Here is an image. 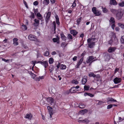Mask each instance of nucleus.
I'll use <instances>...</instances> for the list:
<instances>
[{"label": "nucleus", "mask_w": 124, "mask_h": 124, "mask_svg": "<svg viewBox=\"0 0 124 124\" xmlns=\"http://www.w3.org/2000/svg\"><path fill=\"white\" fill-rule=\"evenodd\" d=\"M124 10L122 9H120L118 10L117 13L116 15V18L118 20L121 19L123 15Z\"/></svg>", "instance_id": "obj_1"}, {"label": "nucleus", "mask_w": 124, "mask_h": 124, "mask_svg": "<svg viewBox=\"0 0 124 124\" xmlns=\"http://www.w3.org/2000/svg\"><path fill=\"white\" fill-rule=\"evenodd\" d=\"M47 108L50 115L49 117L50 119L52 118V116L53 115L54 113L53 109L52 108L49 106H47Z\"/></svg>", "instance_id": "obj_2"}, {"label": "nucleus", "mask_w": 124, "mask_h": 124, "mask_svg": "<svg viewBox=\"0 0 124 124\" xmlns=\"http://www.w3.org/2000/svg\"><path fill=\"white\" fill-rule=\"evenodd\" d=\"M51 13L50 12H48L47 13L45 19L46 22L47 24L49 21L50 17L51 16Z\"/></svg>", "instance_id": "obj_3"}, {"label": "nucleus", "mask_w": 124, "mask_h": 124, "mask_svg": "<svg viewBox=\"0 0 124 124\" xmlns=\"http://www.w3.org/2000/svg\"><path fill=\"white\" fill-rule=\"evenodd\" d=\"M28 39L30 40L37 41V40L35 36L32 34L30 35L28 37Z\"/></svg>", "instance_id": "obj_4"}, {"label": "nucleus", "mask_w": 124, "mask_h": 124, "mask_svg": "<svg viewBox=\"0 0 124 124\" xmlns=\"http://www.w3.org/2000/svg\"><path fill=\"white\" fill-rule=\"evenodd\" d=\"M122 80L120 78L116 77L114 79L113 81L115 84H117L121 82Z\"/></svg>", "instance_id": "obj_5"}, {"label": "nucleus", "mask_w": 124, "mask_h": 124, "mask_svg": "<svg viewBox=\"0 0 124 124\" xmlns=\"http://www.w3.org/2000/svg\"><path fill=\"white\" fill-rule=\"evenodd\" d=\"M46 100L51 105H52L54 103V99L51 97L47 98Z\"/></svg>", "instance_id": "obj_6"}, {"label": "nucleus", "mask_w": 124, "mask_h": 124, "mask_svg": "<svg viewBox=\"0 0 124 124\" xmlns=\"http://www.w3.org/2000/svg\"><path fill=\"white\" fill-rule=\"evenodd\" d=\"M40 62L42 65L44 66L45 68H46L48 66V61H40Z\"/></svg>", "instance_id": "obj_7"}, {"label": "nucleus", "mask_w": 124, "mask_h": 124, "mask_svg": "<svg viewBox=\"0 0 124 124\" xmlns=\"http://www.w3.org/2000/svg\"><path fill=\"white\" fill-rule=\"evenodd\" d=\"M39 20L37 19H35L34 20V22L33 23V25L35 27H37L39 24Z\"/></svg>", "instance_id": "obj_8"}, {"label": "nucleus", "mask_w": 124, "mask_h": 124, "mask_svg": "<svg viewBox=\"0 0 124 124\" xmlns=\"http://www.w3.org/2000/svg\"><path fill=\"white\" fill-rule=\"evenodd\" d=\"M59 39V38L58 36H57L56 38H53L52 39V40L54 42H56L57 44H58L60 42Z\"/></svg>", "instance_id": "obj_9"}, {"label": "nucleus", "mask_w": 124, "mask_h": 124, "mask_svg": "<svg viewBox=\"0 0 124 124\" xmlns=\"http://www.w3.org/2000/svg\"><path fill=\"white\" fill-rule=\"evenodd\" d=\"M94 59L93 57V56H89L87 59V60L86 61V62L87 63H89L90 62H93L92 61Z\"/></svg>", "instance_id": "obj_10"}, {"label": "nucleus", "mask_w": 124, "mask_h": 124, "mask_svg": "<svg viewBox=\"0 0 124 124\" xmlns=\"http://www.w3.org/2000/svg\"><path fill=\"white\" fill-rule=\"evenodd\" d=\"M107 102L108 103L110 101L114 102H117L116 100H114L111 97H108L107 98Z\"/></svg>", "instance_id": "obj_11"}, {"label": "nucleus", "mask_w": 124, "mask_h": 124, "mask_svg": "<svg viewBox=\"0 0 124 124\" xmlns=\"http://www.w3.org/2000/svg\"><path fill=\"white\" fill-rule=\"evenodd\" d=\"M116 49V48L115 47H110L108 48V51L109 52L111 53L114 51Z\"/></svg>", "instance_id": "obj_12"}, {"label": "nucleus", "mask_w": 124, "mask_h": 124, "mask_svg": "<svg viewBox=\"0 0 124 124\" xmlns=\"http://www.w3.org/2000/svg\"><path fill=\"white\" fill-rule=\"evenodd\" d=\"M18 40V39L17 38H14L13 39V44L15 46H16L18 45V44L17 42Z\"/></svg>", "instance_id": "obj_13"}, {"label": "nucleus", "mask_w": 124, "mask_h": 124, "mask_svg": "<svg viewBox=\"0 0 124 124\" xmlns=\"http://www.w3.org/2000/svg\"><path fill=\"white\" fill-rule=\"evenodd\" d=\"M69 91L70 93H73L77 91V90L76 89V88L75 87H73L70 89Z\"/></svg>", "instance_id": "obj_14"}, {"label": "nucleus", "mask_w": 124, "mask_h": 124, "mask_svg": "<svg viewBox=\"0 0 124 124\" xmlns=\"http://www.w3.org/2000/svg\"><path fill=\"white\" fill-rule=\"evenodd\" d=\"M37 17H39L38 18L40 20H41V21H42V19L43 18V17L42 16V15L41 14L39 13H38L37 14Z\"/></svg>", "instance_id": "obj_15"}, {"label": "nucleus", "mask_w": 124, "mask_h": 124, "mask_svg": "<svg viewBox=\"0 0 124 124\" xmlns=\"http://www.w3.org/2000/svg\"><path fill=\"white\" fill-rule=\"evenodd\" d=\"M32 117V114L30 113L29 114H26L25 117V118H26L29 119H31Z\"/></svg>", "instance_id": "obj_16"}, {"label": "nucleus", "mask_w": 124, "mask_h": 124, "mask_svg": "<svg viewBox=\"0 0 124 124\" xmlns=\"http://www.w3.org/2000/svg\"><path fill=\"white\" fill-rule=\"evenodd\" d=\"M90 48H92L93 46L95 45V43L94 42H89L88 44Z\"/></svg>", "instance_id": "obj_17"}, {"label": "nucleus", "mask_w": 124, "mask_h": 124, "mask_svg": "<svg viewBox=\"0 0 124 124\" xmlns=\"http://www.w3.org/2000/svg\"><path fill=\"white\" fill-rule=\"evenodd\" d=\"M89 120L87 118H86L83 119L82 123H85L86 124H88L89 122Z\"/></svg>", "instance_id": "obj_18"}, {"label": "nucleus", "mask_w": 124, "mask_h": 124, "mask_svg": "<svg viewBox=\"0 0 124 124\" xmlns=\"http://www.w3.org/2000/svg\"><path fill=\"white\" fill-rule=\"evenodd\" d=\"M70 33L73 34L74 36H75L76 35L78 32L77 31L74 30H72L70 31Z\"/></svg>", "instance_id": "obj_19"}, {"label": "nucleus", "mask_w": 124, "mask_h": 124, "mask_svg": "<svg viewBox=\"0 0 124 124\" xmlns=\"http://www.w3.org/2000/svg\"><path fill=\"white\" fill-rule=\"evenodd\" d=\"M87 110L86 109L82 110L80 111V113L82 115H83L85 113H87Z\"/></svg>", "instance_id": "obj_20"}, {"label": "nucleus", "mask_w": 124, "mask_h": 124, "mask_svg": "<svg viewBox=\"0 0 124 124\" xmlns=\"http://www.w3.org/2000/svg\"><path fill=\"white\" fill-rule=\"evenodd\" d=\"M110 3L111 4L116 5L117 4L115 0H110Z\"/></svg>", "instance_id": "obj_21"}, {"label": "nucleus", "mask_w": 124, "mask_h": 124, "mask_svg": "<svg viewBox=\"0 0 124 124\" xmlns=\"http://www.w3.org/2000/svg\"><path fill=\"white\" fill-rule=\"evenodd\" d=\"M87 78H84L82 80V83L84 85L86 83L87 81Z\"/></svg>", "instance_id": "obj_22"}, {"label": "nucleus", "mask_w": 124, "mask_h": 124, "mask_svg": "<svg viewBox=\"0 0 124 124\" xmlns=\"http://www.w3.org/2000/svg\"><path fill=\"white\" fill-rule=\"evenodd\" d=\"M110 24H112L115 23L114 19L113 17H111L109 20Z\"/></svg>", "instance_id": "obj_23"}, {"label": "nucleus", "mask_w": 124, "mask_h": 124, "mask_svg": "<svg viewBox=\"0 0 124 124\" xmlns=\"http://www.w3.org/2000/svg\"><path fill=\"white\" fill-rule=\"evenodd\" d=\"M61 35L62 39L64 41H65L66 39V38L64 35L63 34H61Z\"/></svg>", "instance_id": "obj_24"}, {"label": "nucleus", "mask_w": 124, "mask_h": 124, "mask_svg": "<svg viewBox=\"0 0 124 124\" xmlns=\"http://www.w3.org/2000/svg\"><path fill=\"white\" fill-rule=\"evenodd\" d=\"M55 18L56 19V23L58 25H59L60 24L59 19L57 16H55Z\"/></svg>", "instance_id": "obj_25"}, {"label": "nucleus", "mask_w": 124, "mask_h": 124, "mask_svg": "<svg viewBox=\"0 0 124 124\" xmlns=\"http://www.w3.org/2000/svg\"><path fill=\"white\" fill-rule=\"evenodd\" d=\"M56 98L57 99H59L62 97V95L59 93H57L56 94Z\"/></svg>", "instance_id": "obj_26"}, {"label": "nucleus", "mask_w": 124, "mask_h": 124, "mask_svg": "<svg viewBox=\"0 0 124 124\" xmlns=\"http://www.w3.org/2000/svg\"><path fill=\"white\" fill-rule=\"evenodd\" d=\"M79 107L80 108H83L85 107V105L83 103H81L79 105Z\"/></svg>", "instance_id": "obj_27"}, {"label": "nucleus", "mask_w": 124, "mask_h": 124, "mask_svg": "<svg viewBox=\"0 0 124 124\" xmlns=\"http://www.w3.org/2000/svg\"><path fill=\"white\" fill-rule=\"evenodd\" d=\"M54 62V59L52 58H50L49 60V64H52Z\"/></svg>", "instance_id": "obj_28"}, {"label": "nucleus", "mask_w": 124, "mask_h": 124, "mask_svg": "<svg viewBox=\"0 0 124 124\" xmlns=\"http://www.w3.org/2000/svg\"><path fill=\"white\" fill-rule=\"evenodd\" d=\"M101 14V12L100 11L97 10L94 14L96 16H99Z\"/></svg>", "instance_id": "obj_29"}, {"label": "nucleus", "mask_w": 124, "mask_h": 124, "mask_svg": "<svg viewBox=\"0 0 124 124\" xmlns=\"http://www.w3.org/2000/svg\"><path fill=\"white\" fill-rule=\"evenodd\" d=\"M66 68V66L65 65L63 64H61L60 68L62 70H65Z\"/></svg>", "instance_id": "obj_30"}, {"label": "nucleus", "mask_w": 124, "mask_h": 124, "mask_svg": "<svg viewBox=\"0 0 124 124\" xmlns=\"http://www.w3.org/2000/svg\"><path fill=\"white\" fill-rule=\"evenodd\" d=\"M81 17H80L77 19V24L78 25L81 21Z\"/></svg>", "instance_id": "obj_31"}, {"label": "nucleus", "mask_w": 124, "mask_h": 124, "mask_svg": "<svg viewBox=\"0 0 124 124\" xmlns=\"http://www.w3.org/2000/svg\"><path fill=\"white\" fill-rule=\"evenodd\" d=\"M83 119L82 117H80L78 118V122L80 123H82Z\"/></svg>", "instance_id": "obj_32"}, {"label": "nucleus", "mask_w": 124, "mask_h": 124, "mask_svg": "<svg viewBox=\"0 0 124 124\" xmlns=\"http://www.w3.org/2000/svg\"><path fill=\"white\" fill-rule=\"evenodd\" d=\"M22 28L23 30L25 31L27 29V27L25 25H23L22 26Z\"/></svg>", "instance_id": "obj_33"}, {"label": "nucleus", "mask_w": 124, "mask_h": 124, "mask_svg": "<svg viewBox=\"0 0 124 124\" xmlns=\"http://www.w3.org/2000/svg\"><path fill=\"white\" fill-rule=\"evenodd\" d=\"M90 86L89 85H85L84 86V89L85 90H89Z\"/></svg>", "instance_id": "obj_34"}, {"label": "nucleus", "mask_w": 124, "mask_h": 124, "mask_svg": "<svg viewBox=\"0 0 124 124\" xmlns=\"http://www.w3.org/2000/svg\"><path fill=\"white\" fill-rule=\"evenodd\" d=\"M120 40L121 43L124 44V36H122Z\"/></svg>", "instance_id": "obj_35"}, {"label": "nucleus", "mask_w": 124, "mask_h": 124, "mask_svg": "<svg viewBox=\"0 0 124 124\" xmlns=\"http://www.w3.org/2000/svg\"><path fill=\"white\" fill-rule=\"evenodd\" d=\"M118 25L122 28H124V24L119 23H118Z\"/></svg>", "instance_id": "obj_36"}, {"label": "nucleus", "mask_w": 124, "mask_h": 124, "mask_svg": "<svg viewBox=\"0 0 124 124\" xmlns=\"http://www.w3.org/2000/svg\"><path fill=\"white\" fill-rule=\"evenodd\" d=\"M89 76L90 77H93V78H94L95 77V75L92 72H90L89 73Z\"/></svg>", "instance_id": "obj_37"}, {"label": "nucleus", "mask_w": 124, "mask_h": 124, "mask_svg": "<svg viewBox=\"0 0 124 124\" xmlns=\"http://www.w3.org/2000/svg\"><path fill=\"white\" fill-rule=\"evenodd\" d=\"M72 82L73 84H78V82L77 80H74L72 81Z\"/></svg>", "instance_id": "obj_38"}, {"label": "nucleus", "mask_w": 124, "mask_h": 124, "mask_svg": "<svg viewBox=\"0 0 124 124\" xmlns=\"http://www.w3.org/2000/svg\"><path fill=\"white\" fill-rule=\"evenodd\" d=\"M83 60V58H81L78 64V67L81 63Z\"/></svg>", "instance_id": "obj_39"}, {"label": "nucleus", "mask_w": 124, "mask_h": 124, "mask_svg": "<svg viewBox=\"0 0 124 124\" xmlns=\"http://www.w3.org/2000/svg\"><path fill=\"white\" fill-rule=\"evenodd\" d=\"M107 60H109L110 59V56L109 54L107 55L105 57Z\"/></svg>", "instance_id": "obj_40"}, {"label": "nucleus", "mask_w": 124, "mask_h": 124, "mask_svg": "<svg viewBox=\"0 0 124 124\" xmlns=\"http://www.w3.org/2000/svg\"><path fill=\"white\" fill-rule=\"evenodd\" d=\"M103 12L104 13H106L108 11L107 9L106 8H103L102 7Z\"/></svg>", "instance_id": "obj_41"}, {"label": "nucleus", "mask_w": 124, "mask_h": 124, "mask_svg": "<svg viewBox=\"0 0 124 124\" xmlns=\"http://www.w3.org/2000/svg\"><path fill=\"white\" fill-rule=\"evenodd\" d=\"M49 55V53L48 51H46L44 54V55L45 56H48Z\"/></svg>", "instance_id": "obj_42"}, {"label": "nucleus", "mask_w": 124, "mask_h": 124, "mask_svg": "<svg viewBox=\"0 0 124 124\" xmlns=\"http://www.w3.org/2000/svg\"><path fill=\"white\" fill-rule=\"evenodd\" d=\"M34 15L33 13L31 12V15L29 17L31 18H34Z\"/></svg>", "instance_id": "obj_43"}, {"label": "nucleus", "mask_w": 124, "mask_h": 124, "mask_svg": "<svg viewBox=\"0 0 124 124\" xmlns=\"http://www.w3.org/2000/svg\"><path fill=\"white\" fill-rule=\"evenodd\" d=\"M96 8L95 7H93L92 8V10L94 14L96 12Z\"/></svg>", "instance_id": "obj_44"}, {"label": "nucleus", "mask_w": 124, "mask_h": 124, "mask_svg": "<svg viewBox=\"0 0 124 124\" xmlns=\"http://www.w3.org/2000/svg\"><path fill=\"white\" fill-rule=\"evenodd\" d=\"M119 6L121 7H124V1L119 3Z\"/></svg>", "instance_id": "obj_45"}, {"label": "nucleus", "mask_w": 124, "mask_h": 124, "mask_svg": "<svg viewBox=\"0 0 124 124\" xmlns=\"http://www.w3.org/2000/svg\"><path fill=\"white\" fill-rule=\"evenodd\" d=\"M110 11L113 13H115L116 12V10L113 9H111Z\"/></svg>", "instance_id": "obj_46"}, {"label": "nucleus", "mask_w": 124, "mask_h": 124, "mask_svg": "<svg viewBox=\"0 0 124 124\" xmlns=\"http://www.w3.org/2000/svg\"><path fill=\"white\" fill-rule=\"evenodd\" d=\"M113 107L112 104H110L108 105L107 107V108L108 109H109Z\"/></svg>", "instance_id": "obj_47"}, {"label": "nucleus", "mask_w": 124, "mask_h": 124, "mask_svg": "<svg viewBox=\"0 0 124 124\" xmlns=\"http://www.w3.org/2000/svg\"><path fill=\"white\" fill-rule=\"evenodd\" d=\"M54 67L52 66L51 67H50L49 68V70L50 71V72H51L53 70H54Z\"/></svg>", "instance_id": "obj_48"}, {"label": "nucleus", "mask_w": 124, "mask_h": 124, "mask_svg": "<svg viewBox=\"0 0 124 124\" xmlns=\"http://www.w3.org/2000/svg\"><path fill=\"white\" fill-rule=\"evenodd\" d=\"M65 45V42L62 43L61 44V46L63 47H65L66 45Z\"/></svg>", "instance_id": "obj_49"}, {"label": "nucleus", "mask_w": 124, "mask_h": 124, "mask_svg": "<svg viewBox=\"0 0 124 124\" xmlns=\"http://www.w3.org/2000/svg\"><path fill=\"white\" fill-rule=\"evenodd\" d=\"M53 25L54 26V30H55L56 28V24L55 21H54L53 22Z\"/></svg>", "instance_id": "obj_50"}, {"label": "nucleus", "mask_w": 124, "mask_h": 124, "mask_svg": "<svg viewBox=\"0 0 124 124\" xmlns=\"http://www.w3.org/2000/svg\"><path fill=\"white\" fill-rule=\"evenodd\" d=\"M76 6V4L75 2V1H74L72 4V8H73L75 7Z\"/></svg>", "instance_id": "obj_51"}, {"label": "nucleus", "mask_w": 124, "mask_h": 124, "mask_svg": "<svg viewBox=\"0 0 124 124\" xmlns=\"http://www.w3.org/2000/svg\"><path fill=\"white\" fill-rule=\"evenodd\" d=\"M38 10L37 9H34V13L36 15L38 13Z\"/></svg>", "instance_id": "obj_52"}, {"label": "nucleus", "mask_w": 124, "mask_h": 124, "mask_svg": "<svg viewBox=\"0 0 124 124\" xmlns=\"http://www.w3.org/2000/svg\"><path fill=\"white\" fill-rule=\"evenodd\" d=\"M44 78V76H42L41 77H39L38 78V81H39L40 80V79H43Z\"/></svg>", "instance_id": "obj_53"}, {"label": "nucleus", "mask_w": 124, "mask_h": 124, "mask_svg": "<svg viewBox=\"0 0 124 124\" xmlns=\"http://www.w3.org/2000/svg\"><path fill=\"white\" fill-rule=\"evenodd\" d=\"M31 77L33 78H34L36 76V75L35 74L33 73H31Z\"/></svg>", "instance_id": "obj_54"}, {"label": "nucleus", "mask_w": 124, "mask_h": 124, "mask_svg": "<svg viewBox=\"0 0 124 124\" xmlns=\"http://www.w3.org/2000/svg\"><path fill=\"white\" fill-rule=\"evenodd\" d=\"M38 4V2L37 1H35L33 3V4L35 6L37 5Z\"/></svg>", "instance_id": "obj_55"}, {"label": "nucleus", "mask_w": 124, "mask_h": 124, "mask_svg": "<svg viewBox=\"0 0 124 124\" xmlns=\"http://www.w3.org/2000/svg\"><path fill=\"white\" fill-rule=\"evenodd\" d=\"M32 62L33 65V66L32 68L33 69V67L35 66V63H36V61H32Z\"/></svg>", "instance_id": "obj_56"}, {"label": "nucleus", "mask_w": 124, "mask_h": 124, "mask_svg": "<svg viewBox=\"0 0 124 124\" xmlns=\"http://www.w3.org/2000/svg\"><path fill=\"white\" fill-rule=\"evenodd\" d=\"M44 1L46 2V5H48L49 3V0H44Z\"/></svg>", "instance_id": "obj_57"}, {"label": "nucleus", "mask_w": 124, "mask_h": 124, "mask_svg": "<svg viewBox=\"0 0 124 124\" xmlns=\"http://www.w3.org/2000/svg\"><path fill=\"white\" fill-rule=\"evenodd\" d=\"M99 101V102L98 103V104L99 105L102 104L104 103V102H103L102 101Z\"/></svg>", "instance_id": "obj_58"}, {"label": "nucleus", "mask_w": 124, "mask_h": 124, "mask_svg": "<svg viewBox=\"0 0 124 124\" xmlns=\"http://www.w3.org/2000/svg\"><path fill=\"white\" fill-rule=\"evenodd\" d=\"M118 120L120 122L124 120V118L122 119L121 117H119Z\"/></svg>", "instance_id": "obj_59"}, {"label": "nucleus", "mask_w": 124, "mask_h": 124, "mask_svg": "<svg viewBox=\"0 0 124 124\" xmlns=\"http://www.w3.org/2000/svg\"><path fill=\"white\" fill-rule=\"evenodd\" d=\"M68 38L71 39H72V36L71 34H69L68 35Z\"/></svg>", "instance_id": "obj_60"}, {"label": "nucleus", "mask_w": 124, "mask_h": 124, "mask_svg": "<svg viewBox=\"0 0 124 124\" xmlns=\"http://www.w3.org/2000/svg\"><path fill=\"white\" fill-rule=\"evenodd\" d=\"M88 95L89 96L91 97H93L94 96V95L92 94V93H88Z\"/></svg>", "instance_id": "obj_61"}, {"label": "nucleus", "mask_w": 124, "mask_h": 124, "mask_svg": "<svg viewBox=\"0 0 124 124\" xmlns=\"http://www.w3.org/2000/svg\"><path fill=\"white\" fill-rule=\"evenodd\" d=\"M112 35V37H111V38H115V33H111Z\"/></svg>", "instance_id": "obj_62"}, {"label": "nucleus", "mask_w": 124, "mask_h": 124, "mask_svg": "<svg viewBox=\"0 0 124 124\" xmlns=\"http://www.w3.org/2000/svg\"><path fill=\"white\" fill-rule=\"evenodd\" d=\"M2 60L3 61H4L5 62H8V61L9 60H8V59H7V60H6L4 59V58H2Z\"/></svg>", "instance_id": "obj_63"}, {"label": "nucleus", "mask_w": 124, "mask_h": 124, "mask_svg": "<svg viewBox=\"0 0 124 124\" xmlns=\"http://www.w3.org/2000/svg\"><path fill=\"white\" fill-rule=\"evenodd\" d=\"M100 76L98 74L97 75H95V77L96 78H100Z\"/></svg>", "instance_id": "obj_64"}]
</instances>
